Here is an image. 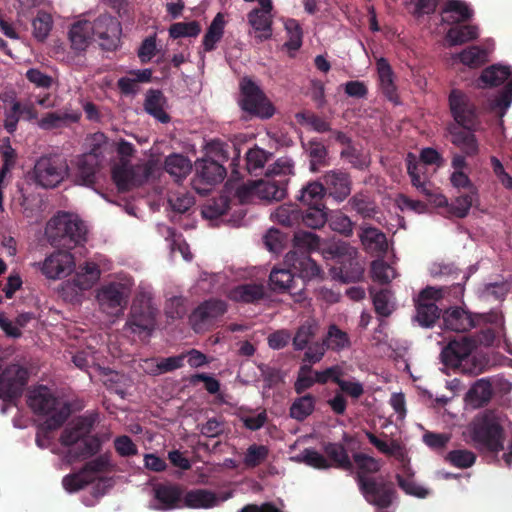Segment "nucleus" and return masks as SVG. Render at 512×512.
<instances>
[{
  "instance_id": "obj_38",
  "label": "nucleus",
  "mask_w": 512,
  "mask_h": 512,
  "mask_svg": "<svg viewBox=\"0 0 512 512\" xmlns=\"http://www.w3.org/2000/svg\"><path fill=\"white\" fill-rule=\"evenodd\" d=\"M455 24L446 33V40L450 46L462 45L478 38L479 31L477 26Z\"/></svg>"
},
{
  "instance_id": "obj_26",
  "label": "nucleus",
  "mask_w": 512,
  "mask_h": 512,
  "mask_svg": "<svg viewBox=\"0 0 512 512\" xmlns=\"http://www.w3.org/2000/svg\"><path fill=\"white\" fill-rule=\"evenodd\" d=\"M291 269L273 268L269 275V286L273 292L301 296L304 288L298 287Z\"/></svg>"
},
{
  "instance_id": "obj_25",
  "label": "nucleus",
  "mask_w": 512,
  "mask_h": 512,
  "mask_svg": "<svg viewBox=\"0 0 512 512\" xmlns=\"http://www.w3.org/2000/svg\"><path fill=\"white\" fill-rule=\"evenodd\" d=\"M479 129H466L450 125L448 132L451 136V143L459 148L461 152L467 157H474L479 154V142L475 132Z\"/></svg>"
},
{
  "instance_id": "obj_27",
  "label": "nucleus",
  "mask_w": 512,
  "mask_h": 512,
  "mask_svg": "<svg viewBox=\"0 0 512 512\" xmlns=\"http://www.w3.org/2000/svg\"><path fill=\"white\" fill-rule=\"evenodd\" d=\"M195 169L197 177L208 185L222 182L227 175L226 168L211 158L198 159L195 162Z\"/></svg>"
},
{
  "instance_id": "obj_58",
  "label": "nucleus",
  "mask_w": 512,
  "mask_h": 512,
  "mask_svg": "<svg viewBox=\"0 0 512 512\" xmlns=\"http://www.w3.org/2000/svg\"><path fill=\"white\" fill-rule=\"evenodd\" d=\"M406 166H407V173L411 178V184L415 188H417L421 193L425 194L426 196H431V193L429 189L427 188V183L425 181H421L420 177V165L416 161V157L413 153H408L406 157Z\"/></svg>"
},
{
  "instance_id": "obj_1",
  "label": "nucleus",
  "mask_w": 512,
  "mask_h": 512,
  "mask_svg": "<svg viewBox=\"0 0 512 512\" xmlns=\"http://www.w3.org/2000/svg\"><path fill=\"white\" fill-rule=\"evenodd\" d=\"M293 244L294 250L285 255V263L302 280L301 287L304 288L306 280L323 279L324 272L309 254L317 250L322 252L325 246L320 237L313 232L299 230L294 234Z\"/></svg>"
},
{
  "instance_id": "obj_51",
  "label": "nucleus",
  "mask_w": 512,
  "mask_h": 512,
  "mask_svg": "<svg viewBox=\"0 0 512 512\" xmlns=\"http://www.w3.org/2000/svg\"><path fill=\"white\" fill-rule=\"evenodd\" d=\"M323 340L327 349L332 351H341L350 346L349 335L335 324L329 326Z\"/></svg>"
},
{
  "instance_id": "obj_33",
  "label": "nucleus",
  "mask_w": 512,
  "mask_h": 512,
  "mask_svg": "<svg viewBox=\"0 0 512 512\" xmlns=\"http://www.w3.org/2000/svg\"><path fill=\"white\" fill-rule=\"evenodd\" d=\"M166 98L161 90L149 89L145 96L144 109L159 122L166 124L170 121L169 114L164 110Z\"/></svg>"
},
{
  "instance_id": "obj_48",
  "label": "nucleus",
  "mask_w": 512,
  "mask_h": 512,
  "mask_svg": "<svg viewBox=\"0 0 512 512\" xmlns=\"http://www.w3.org/2000/svg\"><path fill=\"white\" fill-rule=\"evenodd\" d=\"M443 14H450V23H461L471 19L473 12L462 0H447L443 9Z\"/></svg>"
},
{
  "instance_id": "obj_61",
  "label": "nucleus",
  "mask_w": 512,
  "mask_h": 512,
  "mask_svg": "<svg viewBox=\"0 0 512 512\" xmlns=\"http://www.w3.org/2000/svg\"><path fill=\"white\" fill-rule=\"evenodd\" d=\"M445 461L457 468L466 469L474 465L476 455L470 450L457 449L448 452Z\"/></svg>"
},
{
  "instance_id": "obj_35",
  "label": "nucleus",
  "mask_w": 512,
  "mask_h": 512,
  "mask_svg": "<svg viewBox=\"0 0 512 512\" xmlns=\"http://www.w3.org/2000/svg\"><path fill=\"white\" fill-rule=\"evenodd\" d=\"M80 118L81 113L78 111L49 112L38 121V126L43 130H53L77 123Z\"/></svg>"
},
{
  "instance_id": "obj_55",
  "label": "nucleus",
  "mask_w": 512,
  "mask_h": 512,
  "mask_svg": "<svg viewBox=\"0 0 512 512\" xmlns=\"http://www.w3.org/2000/svg\"><path fill=\"white\" fill-rule=\"evenodd\" d=\"M407 477H403L400 474H396V480L398 486L408 495L416 496L418 498H426L429 494V491L418 484H416L413 480V471L411 468H407V471L404 472Z\"/></svg>"
},
{
  "instance_id": "obj_34",
  "label": "nucleus",
  "mask_w": 512,
  "mask_h": 512,
  "mask_svg": "<svg viewBox=\"0 0 512 512\" xmlns=\"http://www.w3.org/2000/svg\"><path fill=\"white\" fill-rule=\"evenodd\" d=\"M219 499L217 495L207 489H193L183 492V505L193 509H208L217 506Z\"/></svg>"
},
{
  "instance_id": "obj_17",
  "label": "nucleus",
  "mask_w": 512,
  "mask_h": 512,
  "mask_svg": "<svg viewBox=\"0 0 512 512\" xmlns=\"http://www.w3.org/2000/svg\"><path fill=\"white\" fill-rule=\"evenodd\" d=\"M92 27V39L98 40L100 46L105 50H113L117 47L121 32L120 23L109 15H100L93 22L89 21Z\"/></svg>"
},
{
  "instance_id": "obj_19",
  "label": "nucleus",
  "mask_w": 512,
  "mask_h": 512,
  "mask_svg": "<svg viewBox=\"0 0 512 512\" xmlns=\"http://www.w3.org/2000/svg\"><path fill=\"white\" fill-rule=\"evenodd\" d=\"M184 489L181 485L172 482L156 483L153 486L154 499L160 510H173L183 505Z\"/></svg>"
},
{
  "instance_id": "obj_53",
  "label": "nucleus",
  "mask_w": 512,
  "mask_h": 512,
  "mask_svg": "<svg viewBox=\"0 0 512 512\" xmlns=\"http://www.w3.org/2000/svg\"><path fill=\"white\" fill-rule=\"evenodd\" d=\"M301 220L305 226L312 229L323 227L328 221L325 205L308 207L304 213L301 212Z\"/></svg>"
},
{
  "instance_id": "obj_9",
  "label": "nucleus",
  "mask_w": 512,
  "mask_h": 512,
  "mask_svg": "<svg viewBox=\"0 0 512 512\" xmlns=\"http://www.w3.org/2000/svg\"><path fill=\"white\" fill-rule=\"evenodd\" d=\"M69 163L65 157L57 153L40 156L30 172L33 183L44 189H54L67 180Z\"/></svg>"
},
{
  "instance_id": "obj_63",
  "label": "nucleus",
  "mask_w": 512,
  "mask_h": 512,
  "mask_svg": "<svg viewBox=\"0 0 512 512\" xmlns=\"http://www.w3.org/2000/svg\"><path fill=\"white\" fill-rule=\"evenodd\" d=\"M329 226L333 231L338 232L345 237H349L353 234L354 223L347 215L340 211H336L331 215L329 219Z\"/></svg>"
},
{
  "instance_id": "obj_37",
  "label": "nucleus",
  "mask_w": 512,
  "mask_h": 512,
  "mask_svg": "<svg viewBox=\"0 0 512 512\" xmlns=\"http://www.w3.org/2000/svg\"><path fill=\"white\" fill-rule=\"evenodd\" d=\"M224 14L219 12L213 18L203 37L202 45L205 52H211L216 49V45L221 41L225 29Z\"/></svg>"
},
{
  "instance_id": "obj_5",
  "label": "nucleus",
  "mask_w": 512,
  "mask_h": 512,
  "mask_svg": "<svg viewBox=\"0 0 512 512\" xmlns=\"http://www.w3.org/2000/svg\"><path fill=\"white\" fill-rule=\"evenodd\" d=\"M46 233L52 246L71 250L86 241L87 228L82 220L63 212L49 220Z\"/></svg>"
},
{
  "instance_id": "obj_31",
  "label": "nucleus",
  "mask_w": 512,
  "mask_h": 512,
  "mask_svg": "<svg viewBox=\"0 0 512 512\" xmlns=\"http://www.w3.org/2000/svg\"><path fill=\"white\" fill-rule=\"evenodd\" d=\"M120 161L113 165L111 177L118 191H128V142L121 140L118 146Z\"/></svg>"
},
{
  "instance_id": "obj_52",
  "label": "nucleus",
  "mask_w": 512,
  "mask_h": 512,
  "mask_svg": "<svg viewBox=\"0 0 512 512\" xmlns=\"http://www.w3.org/2000/svg\"><path fill=\"white\" fill-rule=\"evenodd\" d=\"M299 463H304L319 470H326L332 467L331 462L321 453L313 448H305L299 455L295 457Z\"/></svg>"
},
{
  "instance_id": "obj_62",
  "label": "nucleus",
  "mask_w": 512,
  "mask_h": 512,
  "mask_svg": "<svg viewBox=\"0 0 512 512\" xmlns=\"http://www.w3.org/2000/svg\"><path fill=\"white\" fill-rule=\"evenodd\" d=\"M52 17L49 13L39 11L32 22L33 35L39 41H44L52 29Z\"/></svg>"
},
{
  "instance_id": "obj_24",
  "label": "nucleus",
  "mask_w": 512,
  "mask_h": 512,
  "mask_svg": "<svg viewBox=\"0 0 512 512\" xmlns=\"http://www.w3.org/2000/svg\"><path fill=\"white\" fill-rule=\"evenodd\" d=\"M272 10V0H265L262 6L253 8L247 14L248 23L251 27L255 31L261 32V35H259L261 40L269 39L272 35Z\"/></svg>"
},
{
  "instance_id": "obj_39",
  "label": "nucleus",
  "mask_w": 512,
  "mask_h": 512,
  "mask_svg": "<svg viewBox=\"0 0 512 512\" xmlns=\"http://www.w3.org/2000/svg\"><path fill=\"white\" fill-rule=\"evenodd\" d=\"M91 29L89 21H79L72 25L69 39L73 50L82 52L88 47L92 39Z\"/></svg>"
},
{
  "instance_id": "obj_36",
  "label": "nucleus",
  "mask_w": 512,
  "mask_h": 512,
  "mask_svg": "<svg viewBox=\"0 0 512 512\" xmlns=\"http://www.w3.org/2000/svg\"><path fill=\"white\" fill-rule=\"evenodd\" d=\"M164 169L176 183H180L190 174L192 163L182 154H171L165 159Z\"/></svg>"
},
{
  "instance_id": "obj_7",
  "label": "nucleus",
  "mask_w": 512,
  "mask_h": 512,
  "mask_svg": "<svg viewBox=\"0 0 512 512\" xmlns=\"http://www.w3.org/2000/svg\"><path fill=\"white\" fill-rule=\"evenodd\" d=\"M294 164L289 158L277 159L268 167L265 178L255 182V193L264 200L280 201L287 193L289 176L293 174Z\"/></svg>"
},
{
  "instance_id": "obj_56",
  "label": "nucleus",
  "mask_w": 512,
  "mask_h": 512,
  "mask_svg": "<svg viewBox=\"0 0 512 512\" xmlns=\"http://www.w3.org/2000/svg\"><path fill=\"white\" fill-rule=\"evenodd\" d=\"M271 154L264 149L255 146L246 153V169L250 174H257L258 170H262L265 163L269 160Z\"/></svg>"
},
{
  "instance_id": "obj_41",
  "label": "nucleus",
  "mask_w": 512,
  "mask_h": 512,
  "mask_svg": "<svg viewBox=\"0 0 512 512\" xmlns=\"http://www.w3.org/2000/svg\"><path fill=\"white\" fill-rule=\"evenodd\" d=\"M325 195L324 185L321 182L313 181L301 188L297 200L307 207L322 206Z\"/></svg>"
},
{
  "instance_id": "obj_11",
  "label": "nucleus",
  "mask_w": 512,
  "mask_h": 512,
  "mask_svg": "<svg viewBox=\"0 0 512 512\" xmlns=\"http://www.w3.org/2000/svg\"><path fill=\"white\" fill-rule=\"evenodd\" d=\"M239 87V105L244 112L261 119H269L274 115L273 104L251 78H242Z\"/></svg>"
},
{
  "instance_id": "obj_12",
  "label": "nucleus",
  "mask_w": 512,
  "mask_h": 512,
  "mask_svg": "<svg viewBox=\"0 0 512 512\" xmlns=\"http://www.w3.org/2000/svg\"><path fill=\"white\" fill-rule=\"evenodd\" d=\"M358 488L365 500L378 509L389 508L397 497L394 483L383 476L376 478L358 477Z\"/></svg>"
},
{
  "instance_id": "obj_46",
  "label": "nucleus",
  "mask_w": 512,
  "mask_h": 512,
  "mask_svg": "<svg viewBox=\"0 0 512 512\" xmlns=\"http://www.w3.org/2000/svg\"><path fill=\"white\" fill-rule=\"evenodd\" d=\"M493 389L488 379L477 380L467 392L468 400L475 406L486 405L492 398Z\"/></svg>"
},
{
  "instance_id": "obj_42",
  "label": "nucleus",
  "mask_w": 512,
  "mask_h": 512,
  "mask_svg": "<svg viewBox=\"0 0 512 512\" xmlns=\"http://www.w3.org/2000/svg\"><path fill=\"white\" fill-rule=\"evenodd\" d=\"M323 450L328 457V460L333 462L336 468L345 471H352L353 463L350 460L348 452L343 444L328 442L323 446Z\"/></svg>"
},
{
  "instance_id": "obj_8",
  "label": "nucleus",
  "mask_w": 512,
  "mask_h": 512,
  "mask_svg": "<svg viewBox=\"0 0 512 512\" xmlns=\"http://www.w3.org/2000/svg\"><path fill=\"white\" fill-rule=\"evenodd\" d=\"M158 309L152 303L149 289L140 288L130 305V332L138 334L142 341L151 336L156 327Z\"/></svg>"
},
{
  "instance_id": "obj_59",
  "label": "nucleus",
  "mask_w": 512,
  "mask_h": 512,
  "mask_svg": "<svg viewBox=\"0 0 512 512\" xmlns=\"http://www.w3.org/2000/svg\"><path fill=\"white\" fill-rule=\"evenodd\" d=\"M169 36L173 39L183 37H197L201 32V26L198 21L176 22L169 27Z\"/></svg>"
},
{
  "instance_id": "obj_32",
  "label": "nucleus",
  "mask_w": 512,
  "mask_h": 512,
  "mask_svg": "<svg viewBox=\"0 0 512 512\" xmlns=\"http://www.w3.org/2000/svg\"><path fill=\"white\" fill-rule=\"evenodd\" d=\"M478 201V193L473 194L470 191L466 194H462L449 205L448 200L444 195H439L436 199V204L440 207H448L449 213L457 218H465L473 203Z\"/></svg>"
},
{
  "instance_id": "obj_2",
  "label": "nucleus",
  "mask_w": 512,
  "mask_h": 512,
  "mask_svg": "<svg viewBox=\"0 0 512 512\" xmlns=\"http://www.w3.org/2000/svg\"><path fill=\"white\" fill-rule=\"evenodd\" d=\"M27 403L35 414L48 416L36 436L38 446L43 447L40 431L48 433L60 428L71 414L70 404L61 401L44 385H39L29 392Z\"/></svg>"
},
{
  "instance_id": "obj_57",
  "label": "nucleus",
  "mask_w": 512,
  "mask_h": 512,
  "mask_svg": "<svg viewBox=\"0 0 512 512\" xmlns=\"http://www.w3.org/2000/svg\"><path fill=\"white\" fill-rule=\"evenodd\" d=\"M275 220L286 227H292L301 220V211L295 205H281L274 213Z\"/></svg>"
},
{
  "instance_id": "obj_4",
  "label": "nucleus",
  "mask_w": 512,
  "mask_h": 512,
  "mask_svg": "<svg viewBox=\"0 0 512 512\" xmlns=\"http://www.w3.org/2000/svg\"><path fill=\"white\" fill-rule=\"evenodd\" d=\"M469 434L479 450L499 453L504 449V429L491 410L478 414L469 425Z\"/></svg>"
},
{
  "instance_id": "obj_3",
  "label": "nucleus",
  "mask_w": 512,
  "mask_h": 512,
  "mask_svg": "<svg viewBox=\"0 0 512 512\" xmlns=\"http://www.w3.org/2000/svg\"><path fill=\"white\" fill-rule=\"evenodd\" d=\"M94 420L91 417H78L69 423L60 436L62 446L70 447L71 460L87 459L95 455L101 447L98 437L90 435Z\"/></svg>"
},
{
  "instance_id": "obj_21",
  "label": "nucleus",
  "mask_w": 512,
  "mask_h": 512,
  "mask_svg": "<svg viewBox=\"0 0 512 512\" xmlns=\"http://www.w3.org/2000/svg\"><path fill=\"white\" fill-rule=\"evenodd\" d=\"M442 318L445 328L457 333L470 331L477 327L482 319L480 315H473L461 307L445 310Z\"/></svg>"
},
{
  "instance_id": "obj_14",
  "label": "nucleus",
  "mask_w": 512,
  "mask_h": 512,
  "mask_svg": "<svg viewBox=\"0 0 512 512\" xmlns=\"http://www.w3.org/2000/svg\"><path fill=\"white\" fill-rule=\"evenodd\" d=\"M110 466L109 456L107 454L99 455L88 461L79 472L65 476L62 481L63 487L68 492L79 491L92 483L98 473L108 471Z\"/></svg>"
},
{
  "instance_id": "obj_23",
  "label": "nucleus",
  "mask_w": 512,
  "mask_h": 512,
  "mask_svg": "<svg viewBox=\"0 0 512 512\" xmlns=\"http://www.w3.org/2000/svg\"><path fill=\"white\" fill-rule=\"evenodd\" d=\"M97 300L101 310L110 316H117L123 310L122 287L116 283L102 286L97 293Z\"/></svg>"
},
{
  "instance_id": "obj_18",
  "label": "nucleus",
  "mask_w": 512,
  "mask_h": 512,
  "mask_svg": "<svg viewBox=\"0 0 512 512\" xmlns=\"http://www.w3.org/2000/svg\"><path fill=\"white\" fill-rule=\"evenodd\" d=\"M75 268L73 255L58 250L45 258L41 271L49 279H61L70 275Z\"/></svg>"
},
{
  "instance_id": "obj_49",
  "label": "nucleus",
  "mask_w": 512,
  "mask_h": 512,
  "mask_svg": "<svg viewBox=\"0 0 512 512\" xmlns=\"http://www.w3.org/2000/svg\"><path fill=\"white\" fill-rule=\"evenodd\" d=\"M310 158V170L316 172L320 167L328 164V150L326 146L316 139L308 142L306 148Z\"/></svg>"
},
{
  "instance_id": "obj_64",
  "label": "nucleus",
  "mask_w": 512,
  "mask_h": 512,
  "mask_svg": "<svg viewBox=\"0 0 512 512\" xmlns=\"http://www.w3.org/2000/svg\"><path fill=\"white\" fill-rule=\"evenodd\" d=\"M487 54L485 50L477 47L471 46L467 49H464L459 54V60L467 66L470 67H479L486 62Z\"/></svg>"
},
{
  "instance_id": "obj_47",
  "label": "nucleus",
  "mask_w": 512,
  "mask_h": 512,
  "mask_svg": "<svg viewBox=\"0 0 512 512\" xmlns=\"http://www.w3.org/2000/svg\"><path fill=\"white\" fill-rule=\"evenodd\" d=\"M353 460L358 469L355 474V480L357 483L359 476L363 478H374L373 476L369 475L376 474L381 469V463L379 460L364 453L353 454Z\"/></svg>"
},
{
  "instance_id": "obj_45",
  "label": "nucleus",
  "mask_w": 512,
  "mask_h": 512,
  "mask_svg": "<svg viewBox=\"0 0 512 512\" xmlns=\"http://www.w3.org/2000/svg\"><path fill=\"white\" fill-rule=\"evenodd\" d=\"M316 400V397L312 394L296 398L289 409L290 417L303 422L314 412Z\"/></svg>"
},
{
  "instance_id": "obj_54",
  "label": "nucleus",
  "mask_w": 512,
  "mask_h": 512,
  "mask_svg": "<svg viewBox=\"0 0 512 512\" xmlns=\"http://www.w3.org/2000/svg\"><path fill=\"white\" fill-rule=\"evenodd\" d=\"M316 331L317 326L309 322H305L304 324L300 325L297 328L294 337L292 338V345L294 350L302 351L306 349V347L312 343L311 341L315 337Z\"/></svg>"
},
{
  "instance_id": "obj_29",
  "label": "nucleus",
  "mask_w": 512,
  "mask_h": 512,
  "mask_svg": "<svg viewBox=\"0 0 512 512\" xmlns=\"http://www.w3.org/2000/svg\"><path fill=\"white\" fill-rule=\"evenodd\" d=\"M359 238L365 250L369 253L383 255L388 250L386 235L376 227L362 226Z\"/></svg>"
},
{
  "instance_id": "obj_22",
  "label": "nucleus",
  "mask_w": 512,
  "mask_h": 512,
  "mask_svg": "<svg viewBox=\"0 0 512 512\" xmlns=\"http://www.w3.org/2000/svg\"><path fill=\"white\" fill-rule=\"evenodd\" d=\"M325 193L337 202L344 201L351 193V179L348 173L330 170L323 176Z\"/></svg>"
},
{
  "instance_id": "obj_30",
  "label": "nucleus",
  "mask_w": 512,
  "mask_h": 512,
  "mask_svg": "<svg viewBox=\"0 0 512 512\" xmlns=\"http://www.w3.org/2000/svg\"><path fill=\"white\" fill-rule=\"evenodd\" d=\"M239 156L237 158H233L231 162V174L228 178L225 188L229 193H233L236 198L239 199L241 203L248 201L253 192H255V182L252 185H246L244 183H239L242 179V175L238 169Z\"/></svg>"
},
{
  "instance_id": "obj_20",
  "label": "nucleus",
  "mask_w": 512,
  "mask_h": 512,
  "mask_svg": "<svg viewBox=\"0 0 512 512\" xmlns=\"http://www.w3.org/2000/svg\"><path fill=\"white\" fill-rule=\"evenodd\" d=\"M474 347V342L466 336L453 339L441 352L442 362L449 367H460L470 357Z\"/></svg>"
},
{
  "instance_id": "obj_15",
  "label": "nucleus",
  "mask_w": 512,
  "mask_h": 512,
  "mask_svg": "<svg viewBox=\"0 0 512 512\" xmlns=\"http://www.w3.org/2000/svg\"><path fill=\"white\" fill-rule=\"evenodd\" d=\"M227 311V304L220 299H209L199 304L189 316V324L196 333L210 330Z\"/></svg>"
},
{
  "instance_id": "obj_44",
  "label": "nucleus",
  "mask_w": 512,
  "mask_h": 512,
  "mask_svg": "<svg viewBox=\"0 0 512 512\" xmlns=\"http://www.w3.org/2000/svg\"><path fill=\"white\" fill-rule=\"evenodd\" d=\"M511 74L510 66L492 65L482 71L479 81L483 83V87H496L504 83Z\"/></svg>"
},
{
  "instance_id": "obj_60",
  "label": "nucleus",
  "mask_w": 512,
  "mask_h": 512,
  "mask_svg": "<svg viewBox=\"0 0 512 512\" xmlns=\"http://www.w3.org/2000/svg\"><path fill=\"white\" fill-rule=\"evenodd\" d=\"M269 455V449L265 445L252 444L247 448L243 458V464L247 468H255L262 464Z\"/></svg>"
},
{
  "instance_id": "obj_6",
  "label": "nucleus",
  "mask_w": 512,
  "mask_h": 512,
  "mask_svg": "<svg viewBox=\"0 0 512 512\" xmlns=\"http://www.w3.org/2000/svg\"><path fill=\"white\" fill-rule=\"evenodd\" d=\"M357 254V250L346 242L329 243L322 249L324 258L335 261L334 273L344 283L358 282L363 278L364 267Z\"/></svg>"
},
{
  "instance_id": "obj_16",
  "label": "nucleus",
  "mask_w": 512,
  "mask_h": 512,
  "mask_svg": "<svg viewBox=\"0 0 512 512\" xmlns=\"http://www.w3.org/2000/svg\"><path fill=\"white\" fill-rule=\"evenodd\" d=\"M441 291L433 287L423 289L416 300L415 320L422 327H432L441 316L436 301L441 298Z\"/></svg>"
},
{
  "instance_id": "obj_43",
  "label": "nucleus",
  "mask_w": 512,
  "mask_h": 512,
  "mask_svg": "<svg viewBox=\"0 0 512 512\" xmlns=\"http://www.w3.org/2000/svg\"><path fill=\"white\" fill-rule=\"evenodd\" d=\"M348 205L364 219L374 218L377 213V205L367 192H358L348 201Z\"/></svg>"
},
{
  "instance_id": "obj_40",
  "label": "nucleus",
  "mask_w": 512,
  "mask_h": 512,
  "mask_svg": "<svg viewBox=\"0 0 512 512\" xmlns=\"http://www.w3.org/2000/svg\"><path fill=\"white\" fill-rule=\"evenodd\" d=\"M265 296L264 287L261 284L256 283H246L236 286L230 292L231 299L244 302V303H254Z\"/></svg>"
},
{
  "instance_id": "obj_10",
  "label": "nucleus",
  "mask_w": 512,
  "mask_h": 512,
  "mask_svg": "<svg viewBox=\"0 0 512 512\" xmlns=\"http://www.w3.org/2000/svg\"><path fill=\"white\" fill-rule=\"evenodd\" d=\"M448 106L457 127L480 128L481 110L469 94L457 88L452 89L448 95Z\"/></svg>"
},
{
  "instance_id": "obj_28",
  "label": "nucleus",
  "mask_w": 512,
  "mask_h": 512,
  "mask_svg": "<svg viewBox=\"0 0 512 512\" xmlns=\"http://www.w3.org/2000/svg\"><path fill=\"white\" fill-rule=\"evenodd\" d=\"M379 86L382 94L391 102L398 103L397 87L394 82V73L388 60L381 57L376 61Z\"/></svg>"
},
{
  "instance_id": "obj_50",
  "label": "nucleus",
  "mask_w": 512,
  "mask_h": 512,
  "mask_svg": "<svg viewBox=\"0 0 512 512\" xmlns=\"http://www.w3.org/2000/svg\"><path fill=\"white\" fill-rule=\"evenodd\" d=\"M100 270L93 262H87L84 266L79 267L74 282L82 290H87L99 279Z\"/></svg>"
},
{
  "instance_id": "obj_13",
  "label": "nucleus",
  "mask_w": 512,
  "mask_h": 512,
  "mask_svg": "<svg viewBox=\"0 0 512 512\" xmlns=\"http://www.w3.org/2000/svg\"><path fill=\"white\" fill-rule=\"evenodd\" d=\"M101 167V159L93 153H84L70 162L67 180L75 185L95 189Z\"/></svg>"
}]
</instances>
